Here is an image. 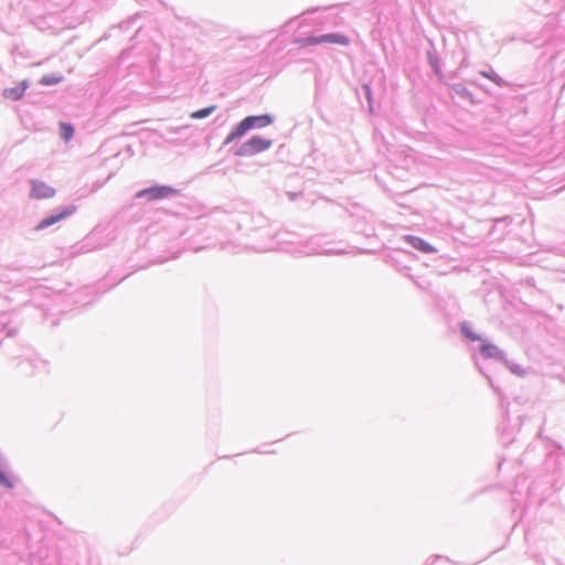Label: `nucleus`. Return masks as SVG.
Here are the masks:
<instances>
[{
	"label": "nucleus",
	"instance_id": "f3484780",
	"mask_svg": "<svg viewBox=\"0 0 565 565\" xmlns=\"http://www.w3.org/2000/svg\"><path fill=\"white\" fill-rule=\"evenodd\" d=\"M0 484L7 487V488H12L13 484L12 482L10 481V479L0 470Z\"/></svg>",
	"mask_w": 565,
	"mask_h": 565
},
{
	"label": "nucleus",
	"instance_id": "f8f14e48",
	"mask_svg": "<svg viewBox=\"0 0 565 565\" xmlns=\"http://www.w3.org/2000/svg\"><path fill=\"white\" fill-rule=\"evenodd\" d=\"M60 134L65 141H68L74 135V128L70 124L60 122Z\"/></svg>",
	"mask_w": 565,
	"mask_h": 565
},
{
	"label": "nucleus",
	"instance_id": "39448f33",
	"mask_svg": "<svg viewBox=\"0 0 565 565\" xmlns=\"http://www.w3.org/2000/svg\"><path fill=\"white\" fill-rule=\"evenodd\" d=\"M55 194V190L41 181H32L31 195L38 200L51 199Z\"/></svg>",
	"mask_w": 565,
	"mask_h": 565
},
{
	"label": "nucleus",
	"instance_id": "9d476101",
	"mask_svg": "<svg viewBox=\"0 0 565 565\" xmlns=\"http://www.w3.org/2000/svg\"><path fill=\"white\" fill-rule=\"evenodd\" d=\"M63 81V75L61 74H52V75H44L40 79V84L50 86V85H56Z\"/></svg>",
	"mask_w": 565,
	"mask_h": 565
},
{
	"label": "nucleus",
	"instance_id": "9b49d317",
	"mask_svg": "<svg viewBox=\"0 0 565 565\" xmlns=\"http://www.w3.org/2000/svg\"><path fill=\"white\" fill-rule=\"evenodd\" d=\"M481 353L486 358H497L501 352L498 347L489 343L481 347Z\"/></svg>",
	"mask_w": 565,
	"mask_h": 565
},
{
	"label": "nucleus",
	"instance_id": "4468645a",
	"mask_svg": "<svg viewBox=\"0 0 565 565\" xmlns=\"http://www.w3.org/2000/svg\"><path fill=\"white\" fill-rule=\"evenodd\" d=\"M245 134H246V131L242 130V126H241V124H238L237 127L226 137L224 143L228 145L232 141H234L235 139L241 138Z\"/></svg>",
	"mask_w": 565,
	"mask_h": 565
},
{
	"label": "nucleus",
	"instance_id": "1a4fd4ad",
	"mask_svg": "<svg viewBox=\"0 0 565 565\" xmlns=\"http://www.w3.org/2000/svg\"><path fill=\"white\" fill-rule=\"evenodd\" d=\"M294 43L299 47H308L312 45H319L318 36L297 38Z\"/></svg>",
	"mask_w": 565,
	"mask_h": 565
},
{
	"label": "nucleus",
	"instance_id": "423d86ee",
	"mask_svg": "<svg viewBox=\"0 0 565 565\" xmlns=\"http://www.w3.org/2000/svg\"><path fill=\"white\" fill-rule=\"evenodd\" d=\"M319 44L329 43L347 46L350 44V39L340 33H329L318 36Z\"/></svg>",
	"mask_w": 565,
	"mask_h": 565
},
{
	"label": "nucleus",
	"instance_id": "ddd939ff",
	"mask_svg": "<svg viewBox=\"0 0 565 565\" xmlns=\"http://www.w3.org/2000/svg\"><path fill=\"white\" fill-rule=\"evenodd\" d=\"M245 134H246V131L242 130V126H241V124H238L237 127L226 137L224 143L228 145L232 141H234L235 139L241 138Z\"/></svg>",
	"mask_w": 565,
	"mask_h": 565
},
{
	"label": "nucleus",
	"instance_id": "6e6552de",
	"mask_svg": "<svg viewBox=\"0 0 565 565\" xmlns=\"http://www.w3.org/2000/svg\"><path fill=\"white\" fill-rule=\"evenodd\" d=\"M405 241L423 253L429 254L435 252V248L420 237L407 235L405 236Z\"/></svg>",
	"mask_w": 565,
	"mask_h": 565
},
{
	"label": "nucleus",
	"instance_id": "f257e3e1",
	"mask_svg": "<svg viewBox=\"0 0 565 565\" xmlns=\"http://www.w3.org/2000/svg\"><path fill=\"white\" fill-rule=\"evenodd\" d=\"M271 145L273 141L270 139L254 136L242 143L235 154L238 157H253L259 152L266 151L271 147Z\"/></svg>",
	"mask_w": 565,
	"mask_h": 565
},
{
	"label": "nucleus",
	"instance_id": "f03ea898",
	"mask_svg": "<svg viewBox=\"0 0 565 565\" xmlns=\"http://www.w3.org/2000/svg\"><path fill=\"white\" fill-rule=\"evenodd\" d=\"M273 122V118L269 115L248 116L243 119L239 124L242 130L246 132L253 128H264Z\"/></svg>",
	"mask_w": 565,
	"mask_h": 565
},
{
	"label": "nucleus",
	"instance_id": "0eeeda50",
	"mask_svg": "<svg viewBox=\"0 0 565 565\" xmlns=\"http://www.w3.org/2000/svg\"><path fill=\"white\" fill-rule=\"evenodd\" d=\"M29 87V84L26 81L21 82L18 86L7 88L3 90L2 96L7 99L11 100H20Z\"/></svg>",
	"mask_w": 565,
	"mask_h": 565
},
{
	"label": "nucleus",
	"instance_id": "20e7f679",
	"mask_svg": "<svg viewBox=\"0 0 565 565\" xmlns=\"http://www.w3.org/2000/svg\"><path fill=\"white\" fill-rule=\"evenodd\" d=\"M173 190L169 186H152L146 190H141L137 193V198H147L149 201H154L161 198H166L171 194Z\"/></svg>",
	"mask_w": 565,
	"mask_h": 565
},
{
	"label": "nucleus",
	"instance_id": "2eb2a0df",
	"mask_svg": "<svg viewBox=\"0 0 565 565\" xmlns=\"http://www.w3.org/2000/svg\"><path fill=\"white\" fill-rule=\"evenodd\" d=\"M214 109H215V106L206 107V108L200 109L198 111H194L191 115V117L195 118V119H202V118L210 116Z\"/></svg>",
	"mask_w": 565,
	"mask_h": 565
},
{
	"label": "nucleus",
	"instance_id": "dca6fc26",
	"mask_svg": "<svg viewBox=\"0 0 565 565\" xmlns=\"http://www.w3.org/2000/svg\"><path fill=\"white\" fill-rule=\"evenodd\" d=\"M461 332L472 341L480 340V338L476 333H473L470 327L466 323L461 326Z\"/></svg>",
	"mask_w": 565,
	"mask_h": 565
},
{
	"label": "nucleus",
	"instance_id": "7ed1b4c3",
	"mask_svg": "<svg viewBox=\"0 0 565 565\" xmlns=\"http://www.w3.org/2000/svg\"><path fill=\"white\" fill-rule=\"evenodd\" d=\"M76 212V206L70 205L65 207L63 211H61L58 214L51 215L49 217H45L35 227L36 231L44 230L62 220L67 218L68 216L73 215Z\"/></svg>",
	"mask_w": 565,
	"mask_h": 565
}]
</instances>
